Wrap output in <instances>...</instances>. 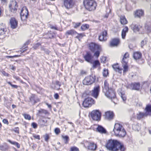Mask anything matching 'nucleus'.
<instances>
[{
    "label": "nucleus",
    "instance_id": "obj_21",
    "mask_svg": "<svg viewBox=\"0 0 151 151\" xmlns=\"http://www.w3.org/2000/svg\"><path fill=\"white\" fill-rule=\"evenodd\" d=\"M10 23L11 27L12 29H15L16 28L17 25V22L14 18H11L10 20Z\"/></svg>",
    "mask_w": 151,
    "mask_h": 151
},
{
    "label": "nucleus",
    "instance_id": "obj_15",
    "mask_svg": "<svg viewBox=\"0 0 151 151\" xmlns=\"http://www.w3.org/2000/svg\"><path fill=\"white\" fill-rule=\"evenodd\" d=\"M93 56L89 52H87L84 56L85 60L88 62L92 64L93 63Z\"/></svg>",
    "mask_w": 151,
    "mask_h": 151
},
{
    "label": "nucleus",
    "instance_id": "obj_22",
    "mask_svg": "<svg viewBox=\"0 0 151 151\" xmlns=\"http://www.w3.org/2000/svg\"><path fill=\"white\" fill-rule=\"evenodd\" d=\"M142 56V54L140 52H137L134 53L133 57L135 60H137L141 59Z\"/></svg>",
    "mask_w": 151,
    "mask_h": 151
},
{
    "label": "nucleus",
    "instance_id": "obj_18",
    "mask_svg": "<svg viewBox=\"0 0 151 151\" xmlns=\"http://www.w3.org/2000/svg\"><path fill=\"white\" fill-rule=\"evenodd\" d=\"M29 101L33 105L38 102L39 101V99L35 95L32 94L29 98Z\"/></svg>",
    "mask_w": 151,
    "mask_h": 151
},
{
    "label": "nucleus",
    "instance_id": "obj_28",
    "mask_svg": "<svg viewBox=\"0 0 151 151\" xmlns=\"http://www.w3.org/2000/svg\"><path fill=\"white\" fill-rule=\"evenodd\" d=\"M9 147L6 143H3L0 145V150L2 151H6L8 150Z\"/></svg>",
    "mask_w": 151,
    "mask_h": 151
},
{
    "label": "nucleus",
    "instance_id": "obj_45",
    "mask_svg": "<svg viewBox=\"0 0 151 151\" xmlns=\"http://www.w3.org/2000/svg\"><path fill=\"white\" fill-rule=\"evenodd\" d=\"M23 116L25 119H27L29 120L31 119V116L29 115L26 114H24Z\"/></svg>",
    "mask_w": 151,
    "mask_h": 151
},
{
    "label": "nucleus",
    "instance_id": "obj_53",
    "mask_svg": "<svg viewBox=\"0 0 151 151\" xmlns=\"http://www.w3.org/2000/svg\"><path fill=\"white\" fill-rule=\"evenodd\" d=\"M71 151H79L78 149L76 147H71Z\"/></svg>",
    "mask_w": 151,
    "mask_h": 151
},
{
    "label": "nucleus",
    "instance_id": "obj_34",
    "mask_svg": "<svg viewBox=\"0 0 151 151\" xmlns=\"http://www.w3.org/2000/svg\"><path fill=\"white\" fill-rule=\"evenodd\" d=\"M93 67L94 68H96L100 65V63L98 60H96L93 62Z\"/></svg>",
    "mask_w": 151,
    "mask_h": 151
},
{
    "label": "nucleus",
    "instance_id": "obj_55",
    "mask_svg": "<svg viewBox=\"0 0 151 151\" xmlns=\"http://www.w3.org/2000/svg\"><path fill=\"white\" fill-rule=\"evenodd\" d=\"M78 35L76 37V38H78L79 40H80V39L82 37V35L81 34H78Z\"/></svg>",
    "mask_w": 151,
    "mask_h": 151
},
{
    "label": "nucleus",
    "instance_id": "obj_1",
    "mask_svg": "<svg viewBox=\"0 0 151 151\" xmlns=\"http://www.w3.org/2000/svg\"><path fill=\"white\" fill-rule=\"evenodd\" d=\"M107 149L111 151H124V146L116 140L111 139L107 142L106 145Z\"/></svg>",
    "mask_w": 151,
    "mask_h": 151
},
{
    "label": "nucleus",
    "instance_id": "obj_31",
    "mask_svg": "<svg viewBox=\"0 0 151 151\" xmlns=\"http://www.w3.org/2000/svg\"><path fill=\"white\" fill-rule=\"evenodd\" d=\"M120 22L121 24L123 25L127 23V21L124 16H122L120 17Z\"/></svg>",
    "mask_w": 151,
    "mask_h": 151
},
{
    "label": "nucleus",
    "instance_id": "obj_63",
    "mask_svg": "<svg viewBox=\"0 0 151 151\" xmlns=\"http://www.w3.org/2000/svg\"><path fill=\"white\" fill-rule=\"evenodd\" d=\"M10 68L13 70H14L15 69V68L12 65H10Z\"/></svg>",
    "mask_w": 151,
    "mask_h": 151
},
{
    "label": "nucleus",
    "instance_id": "obj_19",
    "mask_svg": "<svg viewBox=\"0 0 151 151\" xmlns=\"http://www.w3.org/2000/svg\"><path fill=\"white\" fill-rule=\"evenodd\" d=\"M144 15V11L142 9L137 10L134 12V15L135 17L140 18L141 17L143 16Z\"/></svg>",
    "mask_w": 151,
    "mask_h": 151
},
{
    "label": "nucleus",
    "instance_id": "obj_35",
    "mask_svg": "<svg viewBox=\"0 0 151 151\" xmlns=\"http://www.w3.org/2000/svg\"><path fill=\"white\" fill-rule=\"evenodd\" d=\"M29 43V41L25 43H24V46L22 47V49L21 50V52H23L27 50V45Z\"/></svg>",
    "mask_w": 151,
    "mask_h": 151
},
{
    "label": "nucleus",
    "instance_id": "obj_38",
    "mask_svg": "<svg viewBox=\"0 0 151 151\" xmlns=\"http://www.w3.org/2000/svg\"><path fill=\"white\" fill-rule=\"evenodd\" d=\"M47 119L46 118H44L41 120L40 123L43 126H47Z\"/></svg>",
    "mask_w": 151,
    "mask_h": 151
},
{
    "label": "nucleus",
    "instance_id": "obj_27",
    "mask_svg": "<svg viewBox=\"0 0 151 151\" xmlns=\"http://www.w3.org/2000/svg\"><path fill=\"white\" fill-rule=\"evenodd\" d=\"M128 31V28L126 26L122 29V37L123 39H124L126 36V34Z\"/></svg>",
    "mask_w": 151,
    "mask_h": 151
},
{
    "label": "nucleus",
    "instance_id": "obj_2",
    "mask_svg": "<svg viewBox=\"0 0 151 151\" xmlns=\"http://www.w3.org/2000/svg\"><path fill=\"white\" fill-rule=\"evenodd\" d=\"M113 131L116 136L123 137L126 134V131L123 126L119 123L115 124Z\"/></svg>",
    "mask_w": 151,
    "mask_h": 151
},
{
    "label": "nucleus",
    "instance_id": "obj_12",
    "mask_svg": "<svg viewBox=\"0 0 151 151\" xmlns=\"http://www.w3.org/2000/svg\"><path fill=\"white\" fill-rule=\"evenodd\" d=\"M99 91L100 87L99 86L95 87L91 92V95L95 98L97 99L99 96Z\"/></svg>",
    "mask_w": 151,
    "mask_h": 151
},
{
    "label": "nucleus",
    "instance_id": "obj_4",
    "mask_svg": "<svg viewBox=\"0 0 151 151\" xmlns=\"http://www.w3.org/2000/svg\"><path fill=\"white\" fill-rule=\"evenodd\" d=\"M129 54L128 53L126 52L124 55L123 58L122 59V66L123 67L124 70H123V75H125L126 73L128 71V66L127 63L128 62V58L129 57Z\"/></svg>",
    "mask_w": 151,
    "mask_h": 151
},
{
    "label": "nucleus",
    "instance_id": "obj_42",
    "mask_svg": "<svg viewBox=\"0 0 151 151\" xmlns=\"http://www.w3.org/2000/svg\"><path fill=\"white\" fill-rule=\"evenodd\" d=\"M145 29L147 30V32H151V25L149 26L148 25H146L145 26Z\"/></svg>",
    "mask_w": 151,
    "mask_h": 151
},
{
    "label": "nucleus",
    "instance_id": "obj_10",
    "mask_svg": "<svg viewBox=\"0 0 151 151\" xmlns=\"http://www.w3.org/2000/svg\"><path fill=\"white\" fill-rule=\"evenodd\" d=\"M63 5L67 9H69L73 7L74 5L73 0H64Z\"/></svg>",
    "mask_w": 151,
    "mask_h": 151
},
{
    "label": "nucleus",
    "instance_id": "obj_44",
    "mask_svg": "<svg viewBox=\"0 0 151 151\" xmlns=\"http://www.w3.org/2000/svg\"><path fill=\"white\" fill-rule=\"evenodd\" d=\"M121 96L123 101L124 102L126 100V97L124 94L121 93Z\"/></svg>",
    "mask_w": 151,
    "mask_h": 151
},
{
    "label": "nucleus",
    "instance_id": "obj_5",
    "mask_svg": "<svg viewBox=\"0 0 151 151\" xmlns=\"http://www.w3.org/2000/svg\"><path fill=\"white\" fill-rule=\"evenodd\" d=\"M91 115L93 120L99 121L101 119V113L98 110H94L91 112Z\"/></svg>",
    "mask_w": 151,
    "mask_h": 151
},
{
    "label": "nucleus",
    "instance_id": "obj_29",
    "mask_svg": "<svg viewBox=\"0 0 151 151\" xmlns=\"http://www.w3.org/2000/svg\"><path fill=\"white\" fill-rule=\"evenodd\" d=\"M109 85L106 81H105L104 82V87L103 88V92L104 93H106L107 91L109 90Z\"/></svg>",
    "mask_w": 151,
    "mask_h": 151
},
{
    "label": "nucleus",
    "instance_id": "obj_61",
    "mask_svg": "<svg viewBox=\"0 0 151 151\" xmlns=\"http://www.w3.org/2000/svg\"><path fill=\"white\" fill-rule=\"evenodd\" d=\"M14 131L16 133H19V129L18 127L15 128Z\"/></svg>",
    "mask_w": 151,
    "mask_h": 151
},
{
    "label": "nucleus",
    "instance_id": "obj_58",
    "mask_svg": "<svg viewBox=\"0 0 151 151\" xmlns=\"http://www.w3.org/2000/svg\"><path fill=\"white\" fill-rule=\"evenodd\" d=\"M3 122L5 124H9V122L8 120L6 119H4L3 120Z\"/></svg>",
    "mask_w": 151,
    "mask_h": 151
},
{
    "label": "nucleus",
    "instance_id": "obj_64",
    "mask_svg": "<svg viewBox=\"0 0 151 151\" xmlns=\"http://www.w3.org/2000/svg\"><path fill=\"white\" fill-rule=\"evenodd\" d=\"M14 78L17 80L19 81H21L20 79L18 77L14 76Z\"/></svg>",
    "mask_w": 151,
    "mask_h": 151
},
{
    "label": "nucleus",
    "instance_id": "obj_13",
    "mask_svg": "<svg viewBox=\"0 0 151 151\" xmlns=\"http://www.w3.org/2000/svg\"><path fill=\"white\" fill-rule=\"evenodd\" d=\"M90 49L92 51H94L96 50H98L100 51L101 50V46L95 43L92 42L89 44Z\"/></svg>",
    "mask_w": 151,
    "mask_h": 151
},
{
    "label": "nucleus",
    "instance_id": "obj_41",
    "mask_svg": "<svg viewBox=\"0 0 151 151\" xmlns=\"http://www.w3.org/2000/svg\"><path fill=\"white\" fill-rule=\"evenodd\" d=\"M108 74V72L107 69H104L103 72V76L104 77H106Z\"/></svg>",
    "mask_w": 151,
    "mask_h": 151
},
{
    "label": "nucleus",
    "instance_id": "obj_51",
    "mask_svg": "<svg viewBox=\"0 0 151 151\" xmlns=\"http://www.w3.org/2000/svg\"><path fill=\"white\" fill-rule=\"evenodd\" d=\"M106 60V58L105 57H102L101 58V62L103 63H105Z\"/></svg>",
    "mask_w": 151,
    "mask_h": 151
},
{
    "label": "nucleus",
    "instance_id": "obj_8",
    "mask_svg": "<svg viewBox=\"0 0 151 151\" xmlns=\"http://www.w3.org/2000/svg\"><path fill=\"white\" fill-rule=\"evenodd\" d=\"M10 10L13 13H15L17 9L18 5L15 0L11 1L9 4Z\"/></svg>",
    "mask_w": 151,
    "mask_h": 151
},
{
    "label": "nucleus",
    "instance_id": "obj_9",
    "mask_svg": "<svg viewBox=\"0 0 151 151\" xmlns=\"http://www.w3.org/2000/svg\"><path fill=\"white\" fill-rule=\"evenodd\" d=\"M28 15V12L27 8L25 6L23 7L20 13L21 18L22 21H24L27 19Z\"/></svg>",
    "mask_w": 151,
    "mask_h": 151
},
{
    "label": "nucleus",
    "instance_id": "obj_30",
    "mask_svg": "<svg viewBox=\"0 0 151 151\" xmlns=\"http://www.w3.org/2000/svg\"><path fill=\"white\" fill-rule=\"evenodd\" d=\"M142 27V26L140 24H135L133 27V31L135 32H139Z\"/></svg>",
    "mask_w": 151,
    "mask_h": 151
},
{
    "label": "nucleus",
    "instance_id": "obj_40",
    "mask_svg": "<svg viewBox=\"0 0 151 151\" xmlns=\"http://www.w3.org/2000/svg\"><path fill=\"white\" fill-rule=\"evenodd\" d=\"M133 129L135 131H139L140 129V127L138 125H133L132 126Z\"/></svg>",
    "mask_w": 151,
    "mask_h": 151
},
{
    "label": "nucleus",
    "instance_id": "obj_33",
    "mask_svg": "<svg viewBox=\"0 0 151 151\" xmlns=\"http://www.w3.org/2000/svg\"><path fill=\"white\" fill-rule=\"evenodd\" d=\"M146 114L139 112L137 114V119H140L144 116H146Z\"/></svg>",
    "mask_w": 151,
    "mask_h": 151
},
{
    "label": "nucleus",
    "instance_id": "obj_43",
    "mask_svg": "<svg viewBox=\"0 0 151 151\" xmlns=\"http://www.w3.org/2000/svg\"><path fill=\"white\" fill-rule=\"evenodd\" d=\"M62 137L66 141L65 142V143H67L69 140L68 137L67 136H62Z\"/></svg>",
    "mask_w": 151,
    "mask_h": 151
},
{
    "label": "nucleus",
    "instance_id": "obj_59",
    "mask_svg": "<svg viewBox=\"0 0 151 151\" xmlns=\"http://www.w3.org/2000/svg\"><path fill=\"white\" fill-rule=\"evenodd\" d=\"M2 73L4 75L6 76H9V74L4 71L2 72Z\"/></svg>",
    "mask_w": 151,
    "mask_h": 151
},
{
    "label": "nucleus",
    "instance_id": "obj_60",
    "mask_svg": "<svg viewBox=\"0 0 151 151\" xmlns=\"http://www.w3.org/2000/svg\"><path fill=\"white\" fill-rule=\"evenodd\" d=\"M54 96L55 98L56 99H58L59 97L58 94L57 93H55V94Z\"/></svg>",
    "mask_w": 151,
    "mask_h": 151
},
{
    "label": "nucleus",
    "instance_id": "obj_26",
    "mask_svg": "<svg viewBox=\"0 0 151 151\" xmlns=\"http://www.w3.org/2000/svg\"><path fill=\"white\" fill-rule=\"evenodd\" d=\"M3 24L0 26V35H3L6 32V27L3 25Z\"/></svg>",
    "mask_w": 151,
    "mask_h": 151
},
{
    "label": "nucleus",
    "instance_id": "obj_14",
    "mask_svg": "<svg viewBox=\"0 0 151 151\" xmlns=\"http://www.w3.org/2000/svg\"><path fill=\"white\" fill-rule=\"evenodd\" d=\"M129 86L131 90L138 91L140 89V84L139 83H133L129 85Z\"/></svg>",
    "mask_w": 151,
    "mask_h": 151
},
{
    "label": "nucleus",
    "instance_id": "obj_24",
    "mask_svg": "<svg viewBox=\"0 0 151 151\" xmlns=\"http://www.w3.org/2000/svg\"><path fill=\"white\" fill-rule=\"evenodd\" d=\"M112 67L114 70L117 72H118L119 73L121 74L122 73V68L119 67V65L118 64H115L112 65Z\"/></svg>",
    "mask_w": 151,
    "mask_h": 151
},
{
    "label": "nucleus",
    "instance_id": "obj_56",
    "mask_svg": "<svg viewBox=\"0 0 151 151\" xmlns=\"http://www.w3.org/2000/svg\"><path fill=\"white\" fill-rule=\"evenodd\" d=\"M32 127L35 129L37 128V124L36 123L34 122H33L32 124Z\"/></svg>",
    "mask_w": 151,
    "mask_h": 151
},
{
    "label": "nucleus",
    "instance_id": "obj_54",
    "mask_svg": "<svg viewBox=\"0 0 151 151\" xmlns=\"http://www.w3.org/2000/svg\"><path fill=\"white\" fill-rule=\"evenodd\" d=\"M55 132L56 134H58L60 133V130L59 128H56L55 129Z\"/></svg>",
    "mask_w": 151,
    "mask_h": 151
},
{
    "label": "nucleus",
    "instance_id": "obj_39",
    "mask_svg": "<svg viewBox=\"0 0 151 151\" xmlns=\"http://www.w3.org/2000/svg\"><path fill=\"white\" fill-rule=\"evenodd\" d=\"M89 27L88 24H84L81 26V29L82 30L84 31L88 29L89 28Z\"/></svg>",
    "mask_w": 151,
    "mask_h": 151
},
{
    "label": "nucleus",
    "instance_id": "obj_6",
    "mask_svg": "<svg viewBox=\"0 0 151 151\" xmlns=\"http://www.w3.org/2000/svg\"><path fill=\"white\" fill-rule=\"evenodd\" d=\"M94 76H90L86 77L83 81V83L85 85H91L93 83L95 80Z\"/></svg>",
    "mask_w": 151,
    "mask_h": 151
},
{
    "label": "nucleus",
    "instance_id": "obj_3",
    "mask_svg": "<svg viewBox=\"0 0 151 151\" xmlns=\"http://www.w3.org/2000/svg\"><path fill=\"white\" fill-rule=\"evenodd\" d=\"M85 8L91 11L94 10L97 6V3L94 0H84L83 1Z\"/></svg>",
    "mask_w": 151,
    "mask_h": 151
},
{
    "label": "nucleus",
    "instance_id": "obj_46",
    "mask_svg": "<svg viewBox=\"0 0 151 151\" xmlns=\"http://www.w3.org/2000/svg\"><path fill=\"white\" fill-rule=\"evenodd\" d=\"M73 24L74 25V28H77L79 27L81 24V23H73Z\"/></svg>",
    "mask_w": 151,
    "mask_h": 151
},
{
    "label": "nucleus",
    "instance_id": "obj_11",
    "mask_svg": "<svg viewBox=\"0 0 151 151\" xmlns=\"http://www.w3.org/2000/svg\"><path fill=\"white\" fill-rule=\"evenodd\" d=\"M104 93L106 96L111 99L114 98L116 96L115 92L114 90L111 88H110L107 91L106 93Z\"/></svg>",
    "mask_w": 151,
    "mask_h": 151
},
{
    "label": "nucleus",
    "instance_id": "obj_50",
    "mask_svg": "<svg viewBox=\"0 0 151 151\" xmlns=\"http://www.w3.org/2000/svg\"><path fill=\"white\" fill-rule=\"evenodd\" d=\"M146 40H144L142 41L141 43V46L142 47H143L144 45L146 44Z\"/></svg>",
    "mask_w": 151,
    "mask_h": 151
},
{
    "label": "nucleus",
    "instance_id": "obj_57",
    "mask_svg": "<svg viewBox=\"0 0 151 151\" xmlns=\"http://www.w3.org/2000/svg\"><path fill=\"white\" fill-rule=\"evenodd\" d=\"M33 137L35 139H38L39 140H40V137L39 135H36V134H33Z\"/></svg>",
    "mask_w": 151,
    "mask_h": 151
},
{
    "label": "nucleus",
    "instance_id": "obj_16",
    "mask_svg": "<svg viewBox=\"0 0 151 151\" xmlns=\"http://www.w3.org/2000/svg\"><path fill=\"white\" fill-rule=\"evenodd\" d=\"M105 116L106 119L111 120L113 119L114 114L112 111H108L105 113Z\"/></svg>",
    "mask_w": 151,
    "mask_h": 151
},
{
    "label": "nucleus",
    "instance_id": "obj_49",
    "mask_svg": "<svg viewBox=\"0 0 151 151\" xmlns=\"http://www.w3.org/2000/svg\"><path fill=\"white\" fill-rule=\"evenodd\" d=\"M44 136L45 138V141L47 142H48V140L49 139V137L48 135L47 134H46Z\"/></svg>",
    "mask_w": 151,
    "mask_h": 151
},
{
    "label": "nucleus",
    "instance_id": "obj_48",
    "mask_svg": "<svg viewBox=\"0 0 151 151\" xmlns=\"http://www.w3.org/2000/svg\"><path fill=\"white\" fill-rule=\"evenodd\" d=\"M98 50V51H96L95 52V53H94V56L96 57L97 58H98L99 55V54H100V51H100V50Z\"/></svg>",
    "mask_w": 151,
    "mask_h": 151
},
{
    "label": "nucleus",
    "instance_id": "obj_62",
    "mask_svg": "<svg viewBox=\"0 0 151 151\" xmlns=\"http://www.w3.org/2000/svg\"><path fill=\"white\" fill-rule=\"evenodd\" d=\"M18 56L17 55H15L13 56H7V58H14L16 57H18Z\"/></svg>",
    "mask_w": 151,
    "mask_h": 151
},
{
    "label": "nucleus",
    "instance_id": "obj_25",
    "mask_svg": "<svg viewBox=\"0 0 151 151\" xmlns=\"http://www.w3.org/2000/svg\"><path fill=\"white\" fill-rule=\"evenodd\" d=\"M96 147V145L93 142L89 143L88 146V149L91 150H94Z\"/></svg>",
    "mask_w": 151,
    "mask_h": 151
},
{
    "label": "nucleus",
    "instance_id": "obj_7",
    "mask_svg": "<svg viewBox=\"0 0 151 151\" xmlns=\"http://www.w3.org/2000/svg\"><path fill=\"white\" fill-rule=\"evenodd\" d=\"M95 102V101L92 98H88L84 100L83 103V105L85 107H88L94 104Z\"/></svg>",
    "mask_w": 151,
    "mask_h": 151
},
{
    "label": "nucleus",
    "instance_id": "obj_20",
    "mask_svg": "<svg viewBox=\"0 0 151 151\" xmlns=\"http://www.w3.org/2000/svg\"><path fill=\"white\" fill-rule=\"evenodd\" d=\"M95 126L97 127L96 130L98 132L101 134H105L106 132V130L101 126L99 125H95Z\"/></svg>",
    "mask_w": 151,
    "mask_h": 151
},
{
    "label": "nucleus",
    "instance_id": "obj_17",
    "mask_svg": "<svg viewBox=\"0 0 151 151\" xmlns=\"http://www.w3.org/2000/svg\"><path fill=\"white\" fill-rule=\"evenodd\" d=\"M107 32L106 31H104L101 33L99 36V39L100 41H105L107 40Z\"/></svg>",
    "mask_w": 151,
    "mask_h": 151
},
{
    "label": "nucleus",
    "instance_id": "obj_52",
    "mask_svg": "<svg viewBox=\"0 0 151 151\" xmlns=\"http://www.w3.org/2000/svg\"><path fill=\"white\" fill-rule=\"evenodd\" d=\"M40 45V43H37L35 44L33 46V48L35 49H37Z\"/></svg>",
    "mask_w": 151,
    "mask_h": 151
},
{
    "label": "nucleus",
    "instance_id": "obj_37",
    "mask_svg": "<svg viewBox=\"0 0 151 151\" xmlns=\"http://www.w3.org/2000/svg\"><path fill=\"white\" fill-rule=\"evenodd\" d=\"M8 141L9 142V143H10L16 146L18 148H19L20 147V145L17 142L12 141L10 140H8Z\"/></svg>",
    "mask_w": 151,
    "mask_h": 151
},
{
    "label": "nucleus",
    "instance_id": "obj_23",
    "mask_svg": "<svg viewBox=\"0 0 151 151\" xmlns=\"http://www.w3.org/2000/svg\"><path fill=\"white\" fill-rule=\"evenodd\" d=\"M119 40L118 39H114L110 42V45L111 47L117 46L119 43Z\"/></svg>",
    "mask_w": 151,
    "mask_h": 151
},
{
    "label": "nucleus",
    "instance_id": "obj_36",
    "mask_svg": "<svg viewBox=\"0 0 151 151\" xmlns=\"http://www.w3.org/2000/svg\"><path fill=\"white\" fill-rule=\"evenodd\" d=\"M55 84L57 86V87L55 86L53 87V86H52V87L54 89H56L57 90H59L60 89V87L61 85V83L58 81H56L55 82Z\"/></svg>",
    "mask_w": 151,
    "mask_h": 151
},
{
    "label": "nucleus",
    "instance_id": "obj_47",
    "mask_svg": "<svg viewBox=\"0 0 151 151\" xmlns=\"http://www.w3.org/2000/svg\"><path fill=\"white\" fill-rule=\"evenodd\" d=\"M147 112H151V105L147 106L146 108Z\"/></svg>",
    "mask_w": 151,
    "mask_h": 151
},
{
    "label": "nucleus",
    "instance_id": "obj_32",
    "mask_svg": "<svg viewBox=\"0 0 151 151\" xmlns=\"http://www.w3.org/2000/svg\"><path fill=\"white\" fill-rule=\"evenodd\" d=\"M76 33L77 32H76L74 30H70L67 31L65 32V34L67 36L70 35L73 36L74 35L76 34Z\"/></svg>",
    "mask_w": 151,
    "mask_h": 151
}]
</instances>
